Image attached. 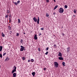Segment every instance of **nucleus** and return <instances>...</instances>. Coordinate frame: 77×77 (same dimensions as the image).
I'll return each mask as SVG.
<instances>
[{"mask_svg":"<svg viewBox=\"0 0 77 77\" xmlns=\"http://www.w3.org/2000/svg\"><path fill=\"white\" fill-rule=\"evenodd\" d=\"M64 10L62 8H60L59 10V12L61 14L63 12Z\"/></svg>","mask_w":77,"mask_h":77,"instance_id":"1","label":"nucleus"},{"mask_svg":"<svg viewBox=\"0 0 77 77\" xmlns=\"http://www.w3.org/2000/svg\"><path fill=\"white\" fill-rule=\"evenodd\" d=\"M14 70H13L12 71V73L13 74L14 72L15 71H16V69H17V67H16V66H14Z\"/></svg>","mask_w":77,"mask_h":77,"instance_id":"2","label":"nucleus"},{"mask_svg":"<svg viewBox=\"0 0 77 77\" xmlns=\"http://www.w3.org/2000/svg\"><path fill=\"white\" fill-rule=\"evenodd\" d=\"M54 65H55V66L56 68H57L58 67V65L59 64H58V63L57 62H54Z\"/></svg>","mask_w":77,"mask_h":77,"instance_id":"3","label":"nucleus"},{"mask_svg":"<svg viewBox=\"0 0 77 77\" xmlns=\"http://www.w3.org/2000/svg\"><path fill=\"white\" fill-rule=\"evenodd\" d=\"M20 47H21V48L20 49V51H23V50H24V48H25L23 46H21Z\"/></svg>","mask_w":77,"mask_h":77,"instance_id":"4","label":"nucleus"},{"mask_svg":"<svg viewBox=\"0 0 77 77\" xmlns=\"http://www.w3.org/2000/svg\"><path fill=\"white\" fill-rule=\"evenodd\" d=\"M62 53L60 52H58V56H60V57H62Z\"/></svg>","mask_w":77,"mask_h":77,"instance_id":"5","label":"nucleus"},{"mask_svg":"<svg viewBox=\"0 0 77 77\" xmlns=\"http://www.w3.org/2000/svg\"><path fill=\"white\" fill-rule=\"evenodd\" d=\"M33 19L34 20V21H35V22H36L38 20L37 18H36L35 17H34Z\"/></svg>","mask_w":77,"mask_h":77,"instance_id":"6","label":"nucleus"},{"mask_svg":"<svg viewBox=\"0 0 77 77\" xmlns=\"http://www.w3.org/2000/svg\"><path fill=\"white\" fill-rule=\"evenodd\" d=\"M10 58L9 57H7L6 59L5 60V62H7V61H8L9 60Z\"/></svg>","mask_w":77,"mask_h":77,"instance_id":"7","label":"nucleus"},{"mask_svg":"<svg viewBox=\"0 0 77 77\" xmlns=\"http://www.w3.org/2000/svg\"><path fill=\"white\" fill-rule=\"evenodd\" d=\"M58 59H59V60H63V57H59Z\"/></svg>","mask_w":77,"mask_h":77,"instance_id":"8","label":"nucleus"},{"mask_svg":"<svg viewBox=\"0 0 77 77\" xmlns=\"http://www.w3.org/2000/svg\"><path fill=\"white\" fill-rule=\"evenodd\" d=\"M34 39H35V40H36V39H38L37 36H36V35H35L34 36Z\"/></svg>","mask_w":77,"mask_h":77,"instance_id":"9","label":"nucleus"},{"mask_svg":"<svg viewBox=\"0 0 77 77\" xmlns=\"http://www.w3.org/2000/svg\"><path fill=\"white\" fill-rule=\"evenodd\" d=\"M2 48H3V47H2V46H0V51H2Z\"/></svg>","mask_w":77,"mask_h":77,"instance_id":"10","label":"nucleus"},{"mask_svg":"<svg viewBox=\"0 0 77 77\" xmlns=\"http://www.w3.org/2000/svg\"><path fill=\"white\" fill-rule=\"evenodd\" d=\"M32 74L33 76L34 77V76H35V72H32Z\"/></svg>","mask_w":77,"mask_h":77,"instance_id":"11","label":"nucleus"},{"mask_svg":"<svg viewBox=\"0 0 77 77\" xmlns=\"http://www.w3.org/2000/svg\"><path fill=\"white\" fill-rule=\"evenodd\" d=\"M16 77V73H14L13 74V77Z\"/></svg>","mask_w":77,"mask_h":77,"instance_id":"12","label":"nucleus"},{"mask_svg":"<svg viewBox=\"0 0 77 77\" xmlns=\"http://www.w3.org/2000/svg\"><path fill=\"white\" fill-rule=\"evenodd\" d=\"M13 2L14 3V4H15V5H18V4L16 2H14V1H13Z\"/></svg>","mask_w":77,"mask_h":77,"instance_id":"13","label":"nucleus"},{"mask_svg":"<svg viewBox=\"0 0 77 77\" xmlns=\"http://www.w3.org/2000/svg\"><path fill=\"white\" fill-rule=\"evenodd\" d=\"M69 49H70V48L69 47L67 48V52H68L69 51Z\"/></svg>","mask_w":77,"mask_h":77,"instance_id":"14","label":"nucleus"},{"mask_svg":"<svg viewBox=\"0 0 77 77\" xmlns=\"http://www.w3.org/2000/svg\"><path fill=\"white\" fill-rule=\"evenodd\" d=\"M62 64H63V66H65V63L64 62H63L62 63Z\"/></svg>","mask_w":77,"mask_h":77,"instance_id":"15","label":"nucleus"},{"mask_svg":"<svg viewBox=\"0 0 77 77\" xmlns=\"http://www.w3.org/2000/svg\"><path fill=\"white\" fill-rule=\"evenodd\" d=\"M18 23H21V21L19 19H18Z\"/></svg>","mask_w":77,"mask_h":77,"instance_id":"16","label":"nucleus"},{"mask_svg":"<svg viewBox=\"0 0 77 77\" xmlns=\"http://www.w3.org/2000/svg\"><path fill=\"white\" fill-rule=\"evenodd\" d=\"M2 35L3 37H5V34L2 32Z\"/></svg>","mask_w":77,"mask_h":77,"instance_id":"17","label":"nucleus"},{"mask_svg":"<svg viewBox=\"0 0 77 77\" xmlns=\"http://www.w3.org/2000/svg\"><path fill=\"white\" fill-rule=\"evenodd\" d=\"M37 23L38 24L39 23V19L37 20Z\"/></svg>","mask_w":77,"mask_h":77,"instance_id":"18","label":"nucleus"},{"mask_svg":"<svg viewBox=\"0 0 77 77\" xmlns=\"http://www.w3.org/2000/svg\"><path fill=\"white\" fill-rule=\"evenodd\" d=\"M31 61L32 62H33V61H34V60H33V59H31Z\"/></svg>","mask_w":77,"mask_h":77,"instance_id":"19","label":"nucleus"},{"mask_svg":"<svg viewBox=\"0 0 77 77\" xmlns=\"http://www.w3.org/2000/svg\"><path fill=\"white\" fill-rule=\"evenodd\" d=\"M64 7L66 9H67V8H68V6L66 5H65Z\"/></svg>","mask_w":77,"mask_h":77,"instance_id":"20","label":"nucleus"},{"mask_svg":"<svg viewBox=\"0 0 77 77\" xmlns=\"http://www.w3.org/2000/svg\"><path fill=\"white\" fill-rule=\"evenodd\" d=\"M46 16L47 17H49V14H46Z\"/></svg>","mask_w":77,"mask_h":77,"instance_id":"21","label":"nucleus"},{"mask_svg":"<svg viewBox=\"0 0 77 77\" xmlns=\"http://www.w3.org/2000/svg\"><path fill=\"white\" fill-rule=\"evenodd\" d=\"M22 59L23 60H24L26 59V58H25V57H23L22 58Z\"/></svg>","mask_w":77,"mask_h":77,"instance_id":"22","label":"nucleus"},{"mask_svg":"<svg viewBox=\"0 0 77 77\" xmlns=\"http://www.w3.org/2000/svg\"><path fill=\"white\" fill-rule=\"evenodd\" d=\"M0 57L2 58V55L1 54H0Z\"/></svg>","mask_w":77,"mask_h":77,"instance_id":"23","label":"nucleus"},{"mask_svg":"<svg viewBox=\"0 0 77 77\" xmlns=\"http://www.w3.org/2000/svg\"><path fill=\"white\" fill-rule=\"evenodd\" d=\"M19 35H20V34H19V33H17L16 36H19Z\"/></svg>","mask_w":77,"mask_h":77,"instance_id":"24","label":"nucleus"},{"mask_svg":"<svg viewBox=\"0 0 77 77\" xmlns=\"http://www.w3.org/2000/svg\"><path fill=\"white\" fill-rule=\"evenodd\" d=\"M21 41H20V42H21V44H22V42H23V40L22 39H21Z\"/></svg>","mask_w":77,"mask_h":77,"instance_id":"25","label":"nucleus"},{"mask_svg":"<svg viewBox=\"0 0 77 77\" xmlns=\"http://www.w3.org/2000/svg\"><path fill=\"white\" fill-rule=\"evenodd\" d=\"M48 52L47 51V52H46V53H45V54H46V55H47V54H48Z\"/></svg>","mask_w":77,"mask_h":77,"instance_id":"26","label":"nucleus"},{"mask_svg":"<svg viewBox=\"0 0 77 77\" xmlns=\"http://www.w3.org/2000/svg\"><path fill=\"white\" fill-rule=\"evenodd\" d=\"M73 12L74 13H75H75H76V11H75V10H74Z\"/></svg>","mask_w":77,"mask_h":77,"instance_id":"27","label":"nucleus"},{"mask_svg":"<svg viewBox=\"0 0 77 77\" xmlns=\"http://www.w3.org/2000/svg\"><path fill=\"white\" fill-rule=\"evenodd\" d=\"M7 12L8 14H9V10H7Z\"/></svg>","mask_w":77,"mask_h":77,"instance_id":"28","label":"nucleus"},{"mask_svg":"<svg viewBox=\"0 0 77 77\" xmlns=\"http://www.w3.org/2000/svg\"><path fill=\"white\" fill-rule=\"evenodd\" d=\"M46 1L47 3H48V2H49V0H46Z\"/></svg>","mask_w":77,"mask_h":77,"instance_id":"29","label":"nucleus"},{"mask_svg":"<svg viewBox=\"0 0 77 77\" xmlns=\"http://www.w3.org/2000/svg\"><path fill=\"white\" fill-rule=\"evenodd\" d=\"M8 14L7 15H6L5 16V18H8Z\"/></svg>","mask_w":77,"mask_h":77,"instance_id":"30","label":"nucleus"},{"mask_svg":"<svg viewBox=\"0 0 77 77\" xmlns=\"http://www.w3.org/2000/svg\"><path fill=\"white\" fill-rule=\"evenodd\" d=\"M54 47H55V48L56 47V45H54Z\"/></svg>","mask_w":77,"mask_h":77,"instance_id":"31","label":"nucleus"},{"mask_svg":"<svg viewBox=\"0 0 77 77\" xmlns=\"http://www.w3.org/2000/svg\"><path fill=\"white\" fill-rule=\"evenodd\" d=\"M20 1H18L17 2V3H20Z\"/></svg>","mask_w":77,"mask_h":77,"instance_id":"32","label":"nucleus"},{"mask_svg":"<svg viewBox=\"0 0 77 77\" xmlns=\"http://www.w3.org/2000/svg\"><path fill=\"white\" fill-rule=\"evenodd\" d=\"M6 54V53H4V54H3V56H5V55Z\"/></svg>","mask_w":77,"mask_h":77,"instance_id":"33","label":"nucleus"},{"mask_svg":"<svg viewBox=\"0 0 77 77\" xmlns=\"http://www.w3.org/2000/svg\"><path fill=\"white\" fill-rule=\"evenodd\" d=\"M8 28H9V29L10 30H11V26H9L8 27Z\"/></svg>","mask_w":77,"mask_h":77,"instance_id":"34","label":"nucleus"},{"mask_svg":"<svg viewBox=\"0 0 77 77\" xmlns=\"http://www.w3.org/2000/svg\"><path fill=\"white\" fill-rule=\"evenodd\" d=\"M41 29L42 30H44V28H41Z\"/></svg>","mask_w":77,"mask_h":77,"instance_id":"35","label":"nucleus"},{"mask_svg":"<svg viewBox=\"0 0 77 77\" xmlns=\"http://www.w3.org/2000/svg\"><path fill=\"white\" fill-rule=\"evenodd\" d=\"M38 51H41V49H40V48H38Z\"/></svg>","mask_w":77,"mask_h":77,"instance_id":"36","label":"nucleus"},{"mask_svg":"<svg viewBox=\"0 0 77 77\" xmlns=\"http://www.w3.org/2000/svg\"><path fill=\"white\" fill-rule=\"evenodd\" d=\"M49 48H46V50H47V51L48 50Z\"/></svg>","mask_w":77,"mask_h":77,"instance_id":"37","label":"nucleus"},{"mask_svg":"<svg viewBox=\"0 0 77 77\" xmlns=\"http://www.w3.org/2000/svg\"><path fill=\"white\" fill-rule=\"evenodd\" d=\"M57 8V6H56L55 7V8L56 9Z\"/></svg>","mask_w":77,"mask_h":77,"instance_id":"38","label":"nucleus"},{"mask_svg":"<svg viewBox=\"0 0 77 77\" xmlns=\"http://www.w3.org/2000/svg\"><path fill=\"white\" fill-rule=\"evenodd\" d=\"M44 70L45 71V70H46V68H44Z\"/></svg>","mask_w":77,"mask_h":77,"instance_id":"39","label":"nucleus"},{"mask_svg":"<svg viewBox=\"0 0 77 77\" xmlns=\"http://www.w3.org/2000/svg\"><path fill=\"white\" fill-rule=\"evenodd\" d=\"M9 17L10 18H11V14L9 16Z\"/></svg>","mask_w":77,"mask_h":77,"instance_id":"40","label":"nucleus"},{"mask_svg":"<svg viewBox=\"0 0 77 77\" xmlns=\"http://www.w3.org/2000/svg\"><path fill=\"white\" fill-rule=\"evenodd\" d=\"M40 35H41V33H39V36H40Z\"/></svg>","mask_w":77,"mask_h":77,"instance_id":"41","label":"nucleus"},{"mask_svg":"<svg viewBox=\"0 0 77 77\" xmlns=\"http://www.w3.org/2000/svg\"><path fill=\"white\" fill-rule=\"evenodd\" d=\"M28 62H30V60H28Z\"/></svg>","mask_w":77,"mask_h":77,"instance_id":"42","label":"nucleus"},{"mask_svg":"<svg viewBox=\"0 0 77 77\" xmlns=\"http://www.w3.org/2000/svg\"><path fill=\"white\" fill-rule=\"evenodd\" d=\"M9 21L10 22H11V19H10V18H9Z\"/></svg>","mask_w":77,"mask_h":77,"instance_id":"43","label":"nucleus"},{"mask_svg":"<svg viewBox=\"0 0 77 77\" xmlns=\"http://www.w3.org/2000/svg\"><path fill=\"white\" fill-rule=\"evenodd\" d=\"M56 9V8H55V7H54V10H55Z\"/></svg>","mask_w":77,"mask_h":77,"instance_id":"44","label":"nucleus"},{"mask_svg":"<svg viewBox=\"0 0 77 77\" xmlns=\"http://www.w3.org/2000/svg\"><path fill=\"white\" fill-rule=\"evenodd\" d=\"M56 9V8H55V7H54V10H55Z\"/></svg>","mask_w":77,"mask_h":77,"instance_id":"45","label":"nucleus"},{"mask_svg":"<svg viewBox=\"0 0 77 77\" xmlns=\"http://www.w3.org/2000/svg\"><path fill=\"white\" fill-rule=\"evenodd\" d=\"M56 9V8H55V7H54V10H55Z\"/></svg>","mask_w":77,"mask_h":77,"instance_id":"46","label":"nucleus"},{"mask_svg":"<svg viewBox=\"0 0 77 77\" xmlns=\"http://www.w3.org/2000/svg\"><path fill=\"white\" fill-rule=\"evenodd\" d=\"M54 1V2H56V1L55 0H53Z\"/></svg>","mask_w":77,"mask_h":77,"instance_id":"47","label":"nucleus"},{"mask_svg":"<svg viewBox=\"0 0 77 77\" xmlns=\"http://www.w3.org/2000/svg\"><path fill=\"white\" fill-rule=\"evenodd\" d=\"M38 20H39V17H38Z\"/></svg>","mask_w":77,"mask_h":77,"instance_id":"48","label":"nucleus"},{"mask_svg":"<svg viewBox=\"0 0 77 77\" xmlns=\"http://www.w3.org/2000/svg\"><path fill=\"white\" fill-rule=\"evenodd\" d=\"M10 32L11 33H12V32L11 31H10Z\"/></svg>","mask_w":77,"mask_h":77,"instance_id":"49","label":"nucleus"},{"mask_svg":"<svg viewBox=\"0 0 77 77\" xmlns=\"http://www.w3.org/2000/svg\"><path fill=\"white\" fill-rule=\"evenodd\" d=\"M63 35H65V34H63Z\"/></svg>","mask_w":77,"mask_h":77,"instance_id":"50","label":"nucleus"},{"mask_svg":"<svg viewBox=\"0 0 77 77\" xmlns=\"http://www.w3.org/2000/svg\"><path fill=\"white\" fill-rule=\"evenodd\" d=\"M74 17H75V15H73Z\"/></svg>","mask_w":77,"mask_h":77,"instance_id":"51","label":"nucleus"},{"mask_svg":"<svg viewBox=\"0 0 77 77\" xmlns=\"http://www.w3.org/2000/svg\"><path fill=\"white\" fill-rule=\"evenodd\" d=\"M24 34H25V33H24Z\"/></svg>","mask_w":77,"mask_h":77,"instance_id":"52","label":"nucleus"}]
</instances>
